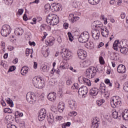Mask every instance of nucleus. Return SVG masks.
Returning a JSON list of instances; mask_svg holds the SVG:
<instances>
[{
	"label": "nucleus",
	"instance_id": "nucleus-30",
	"mask_svg": "<svg viewBox=\"0 0 128 128\" xmlns=\"http://www.w3.org/2000/svg\"><path fill=\"white\" fill-rule=\"evenodd\" d=\"M42 70L44 72H48V70H50V67L46 65H42Z\"/></svg>",
	"mask_w": 128,
	"mask_h": 128
},
{
	"label": "nucleus",
	"instance_id": "nucleus-61",
	"mask_svg": "<svg viewBox=\"0 0 128 128\" xmlns=\"http://www.w3.org/2000/svg\"><path fill=\"white\" fill-rule=\"evenodd\" d=\"M72 6L73 8H76L78 7V5L76 4V2H73L72 4Z\"/></svg>",
	"mask_w": 128,
	"mask_h": 128
},
{
	"label": "nucleus",
	"instance_id": "nucleus-35",
	"mask_svg": "<svg viewBox=\"0 0 128 128\" xmlns=\"http://www.w3.org/2000/svg\"><path fill=\"white\" fill-rule=\"evenodd\" d=\"M82 64L84 68H86L87 66H90V62L89 60L84 61Z\"/></svg>",
	"mask_w": 128,
	"mask_h": 128
},
{
	"label": "nucleus",
	"instance_id": "nucleus-22",
	"mask_svg": "<svg viewBox=\"0 0 128 128\" xmlns=\"http://www.w3.org/2000/svg\"><path fill=\"white\" fill-rule=\"evenodd\" d=\"M112 116L114 118H115V119L118 118L119 120H120V118L122 116V114L119 113L118 112H116V110H115L112 112Z\"/></svg>",
	"mask_w": 128,
	"mask_h": 128
},
{
	"label": "nucleus",
	"instance_id": "nucleus-50",
	"mask_svg": "<svg viewBox=\"0 0 128 128\" xmlns=\"http://www.w3.org/2000/svg\"><path fill=\"white\" fill-rule=\"evenodd\" d=\"M74 86L76 90H80V85L78 83L74 84Z\"/></svg>",
	"mask_w": 128,
	"mask_h": 128
},
{
	"label": "nucleus",
	"instance_id": "nucleus-47",
	"mask_svg": "<svg viewBox=\"0 0 128 128\" xmlns=\"http://www.w3.org/2000/svg\"><path fill=\"white\" fill-rule=\"evenodd\" d=\"M124 90L128 92V82L126 83V84L123 87Z\"/></svg>",
	"mask_w": 128,
	"mask_h": 128
},
{
	"label": "nucleus",
	"instance_id": "nucleus-24",
	"mask_svg": "<svg viewBox=\"0 0 128 128\" xmlns=\"http://www.w3.org/2000/svg\"><path fill=\"white\" fill-rule=\"evenodd\" d=\"M40 78L38 76H35L32 79V83L34 86L36 88V86L38 85V83L40 80Z\"/></svg>",
	"mask_w": 128,
	"mask_h": 128
},
{
	"label": "nucleus",
	"instance_id": "nucleus-3",
	"mask_svg": "<svg viewBox=\"0 0 128 128\" xmlns=\"http://www.w3.org/2000/svg\"><path fill=\"white\" fill-rule=\"evenodd\" d=\"M10 32H12V28L10 25L5 24L2 26L0 34L2 36H10Z\"/></svg>",
	"mask_w": 128,
	"mask_h": 128
},
{
	"label": "nucleus",
	"instance_id": "nucleus-9",
	"mask_svg": "<svg viewBox=\"0 0 128 128\" xmlns=\"http://www.w3.org/2000/svg\"><path fill=\"white\" fill-rule=\"evenodd\" d=\"M88 92V87L86 86H82L79 88L78 91V94L82 96H84V98H86L85 96L87 94Z\"/></svg>",
	"mask_w": 128,
	"mask_h": 128
},
{
	"label": "nucleus",
	"instance_id": "nucleus-54",
	"mask_svg": "<svg viewBox=\"0 0 128 128\" xmlns=\"http://www.w3.org/2000/svg\"><path fill=\"white\" fill-rule=\"evenodd\" d=\"M120 83H118V82H115V86L116 88H120Z\"/></svg>",
	"mask_w": 128,
	"mask_h": 128
},
{
	"label": "nucleus",
	"instance_id": "nucleus-59",
	"mask_svg": "<svg viewBox=\"0 0 128 128\" xmlns=\"http://www.w3.org/2000/svg\"><path fill=\"white\" fill-rule=\"evenodd\" d=\"M18 62V58H16L14 60H13V64H16Z\"/></svg>",
	"mask_w": 128,
	"mask_h": 128
},
{
	"label": "nucleus",
	"instance_id": "nucleus-42",
	"mask_svg": "<svg viewBox=\"0 0 128 128\" xmlns=\"http://www.w3.org/2000/svg\"><path fill=\"white\" fill-rule=\"evenodd\" d=\"M78 80L80 84H84V78L80 76L78 78Z\"/></svg>",
	"mask_w": 128,
	"mask_h": 128
},
{
	"label": "nucleus",
	"instance_id": "nucleus-31",
	"mask_svg": "<svg viewBox=\"0 0 128 128\" xmlns=\"http://www.w3.org/2000/svg\"><path fill=\"white\" fill-rule=\"evenodd\" d=\"M106 84L104 83H101L100 86V92H101V94H102V92H106Z\"/></svg>",
	"mask_w": 128,
	"mask_h": 128
},
{
	"label": "nucleus",
	"instance_id": "nucleus-36",
	"mask_svg": "<svg viewBox=\"0 0 128 128\" xmlns=\"http://www.w3.org/2000/svg\"><path fill=\"white\" fill-rule=\"evenodd\" d=\"M30 54H32V50L27 48L26 52V56H28Z\"/></svg>",
	"mask_w": 128,
	"mask_h": 128
},
{
	"label": "nucleus",
	"instance_id": "nucleus-41",
	"mask_svg": "<svg viewBox=\"0 0 128 128\" xmlns=\"http://www.w3.org/2000/svg\"><path fill=\"white\" fill-rule=\"evenodd\" d=\"M76 114H78V113L76 112V111H72L70 112L69 114V116H76Z\"/></svg>",
	"mask_w": 128,
	"mask_h": 128
},
{
	"label": "nucleus",
	"instance_id": "nucleus-43",
	"mask_svg": "<svg viewBox=\"0 0 128 128\" xmlns=\"http://www.w3.org/2000/svg\"><path fill=\"white\" fill-rule=\"evenodd\" d=\"M14 70H16V66H10L8 72H14Z\"/></svg>",
	"mask_w": 128,
	"mask_h": 128
},
{
	"label": "nucleus",
	"instance_id": "nucleus-15",
	"mask_svg": "<svg viewBox=\"0 0 128 128\" xmlns=\"http://www.w3.org/2000/svg\"><path fill=\"white\" fill-rule=\"evenodd\" d=\"M47 98L50 102H54L56 98V94L54 92H50L48 95Z\"/></svg>",
	"mask_w": 128,
	"mask_h": 128
},
{
	"label": "nucleus",
	"instance_id": "nucleus-51",
	"mask_svg": "<svg viewBox=\"0 0 128 128\" xmlns=\"http://www.w3.org/2000/svg\"><path fill=\"white\" fill-rule=\"evenodd\" d=\"M40 30H46V25L42 24L40 26Z\"/></svg>",
	"mask_w": 128,
	"mask_h": 128
},
{
	"label": "nucleus",
	"instance_id": "nucleus-1",
	"mask_svg": "<svg viewBox=\"0 0 128 128\" xmlns=\"http://www.w3.org/2000/svg\"><path fill=\"white\" fill-rule=\"evenodd\" d=\"M46 22L50 26H56L60 22L58 16L54 14H49L46 18Z\"/></svg>",
	"mask_w": 128,
	"mask_h": 128
},
{
	"label": "nucleus",
	"instance_id": "nucleus-17",
	"mask_svg": "<svg viewBox=\"0 0 128 128\" xmlns=\"http://www.w3.org/2000/svg\"><path fill=\"white\" fill-rule=\"evenodd\" d=\"M102 35L104 38H108V34H110V31L106 28L101 29Z\"/></svg>",
	"mask_w": 128,
	"mask_h": 128
},
{
	"label": "nucleus",
	"instance_id": "nucleus-20",
	"mask_svg": "<svg viewBox=\"0 0 128 128\" xmlns=\"http://www.w3.org/2000/svg\"><path fill=\"white\" fill-rule=\"evenodd\" d=\"M44 81L41 77V78H40V80H39L36 88H44Z\"/></svg>",
	"mask_w": 128,
	"mask_h": 128
},
{
	"label": "nucleus",
	"instance_id": "nucleus-16",
	"mask_svg": "<svg viewBox=\"0 0 128 128\" xmlns=\"http://www.w3.org/2000/svg\"><path fill=\"white\" fill-rule=\"evenodd\" d=\"M68 104L72 110H76V101H74L72 100H69Z\"/></svg>",
	"mask_w": 128,
	"mask_h": 128
},
{
	"label": "nucleus",
	"instance_id": "nucleus-21",
	"mask_svg": "<svg viewBox=\"0 0 128 128\" xmlns=\"http://www.w3.org/2000/svg\"><path fill=\"white\" fill-rule=\"evenodd\" d=\"M52 8L53 10H56V12L58 10H62V5H60V4H53L52 5Z\"/></svg>",
	"mask_w": 128,
	"mask_h": 128
},
{
	"label": "nucleus",
	"instance_id": "nucleus-62",
	"mask_svg": "<svg viewBox=\"0 0 128 128\" xmlns=\"http://www.w3.org/2000/svg\"><path fill=\"white\" fill-rule=\"evenodd\" d=\"M1 104H2V105L3 106H6V102H4V100H2L1 101Z\"/></svg>",
	"mask_w": 128,
	"mask_h": 128
},
{
	"label": "nucleus",
	"instance_id": "nucleus-10",
	"mask_svg": "<svg viewBox=\"0 0 128 128\" xmlns=\"http://www.w3.org/2000/svg\"><path fill=\"white\" fill-rule=\"evenodd\" d=\"M92 28H98V30H102L104 28V26L102 25V23L101 22L96 20L94 21L92 24Z\"/></svg>",
	"mask_w": 128,
	"mask_h": 128
},
{
	"label": "nucleus",
	"instance_id": "nucleus-64",
	"mask_svg": "<svg viewBox=\"0 0 128 128\" xmlns=\"http://www.w3.org/2000/svg\"><path fill=\"white\" fill-rule=\"evenodd\" d=\"M38 68V63H36V62H34V68Z\"/></svg>",
	"mask_w": 128,
	"mask_h": 128
},
{
	"label": "nucleus",
	"instance_id": "nucleus-27",
	"mask_svg": "<svg viewBox=\"0 0 128 128\" xmlns=\"http://www.w3.org/2000/svg\"><path fill=\"white\" fill-rule=\"evenodd\" d=\"M28 70H30L28 68L22 67L20 70V72L22 76H24L25 74H26L28 72Z\"/></svg>",
	"mask_w": 128,
	"mask_h": 128
},
{
	"label": "nucleus",
	"instance_id": "nucleus-6",
	"mask_svg": "<svg viewBox=\"0 0 128 128\" xmlns=\"http://www.w3.org/2000/svg\"><path fill=\"white\" fill-rule=\"evenodd\" d=\"M26 100L30 104H32L36 102V96L34 92H28L26 95Z\"/></svg>",
	"mask_w": 128,
	"mask_h": 128
},
{
	"label": "nucleus",
	"instance_id": "nucleus-38",
	"mask_svg": "<svg viewBox=\"0 0 128 128\" xmlns=\"http://www.w3.org/2000/svg\"><path fill=\"white\" fill-rule=\"evenodd\" d=\"M68 35L69 38V40H70V42H72V40H74V37L72 36V33L70 32H68Z\"/></svg>",
	"mask_w": 128,
	"mask_h": 128
},
{
	"label": "nucleus",
	"instance_id": "nucleus-13",
	"mask_svg": "<svg viewBox=\"0 0 128 128\" xmlns=\"http://www.w3.org/2000/svg\"><path fill=\"white\" fill-rule=\"evenodd\" d=\"M110 104L112 107L114 108L117 106H120V104H122V102L120 99H113L110 102Z\"/></svg>",
	"mask_w": 128,
	"mask_h": 128
},
{
	"label": "nucleus",
	"instance_id": "nucleus-46",
	"mask_svg": "<svg viewBox=\"0 0 128 128\" xmlns=\"http://www.w3.org/2000/svg\"><path fill=\"white\" fill-rule=\"evenodd\" d=\"M4 2L5 4L7 6H10V4H12V0L11 2H10L8 0H4Z\"/></svg>",
	"mask_w": 128,
	"mask_h": 128
},
{
	"label": "nucleus",
	"instance_id": "nucleus-34",
	"mask_svg": "<svg viewBox=\"0 0 128 128\" xmlns=\"http://www.w3.org/2000/svg\"><path fill=\"white\" fill-rule=\"evenodd\" d=\"M83 84H86V86H92V83L90 82V80L86 78H84V82Z\"/></svg>",
	"mask_w": 128,
	"mask_h": 128
},
{
	"label": "nucleus",
	"instance_id": "nucleus-25",
	"mask_svg": "<svg viewBox=\"0 0 128 128\" xmlns=\"http://www.w3.org/2000/svg\"><path fill=\"white\" fill-rule=\"evenodd\" d=\"M98 94V88H92L90 92V96H96Z\"/></svg>",
	"mask_w": 128,
	"mask_h": 128
},
{
	"label": "nucleus",
	"instance_id": "nucleus-40",
	"mask_svg": "<svg viewBox=\"0 0 128 128\" xmlns=\"http://www.w3.org/2000/svg\"><path fill=\"white\" fill-rule=\"evenodd\" d=\"M102 94L104 96L105 98H108V96H110V94L106 90L102 92Z\"/></svg>",
	"mask_w": 128,
	"mask_h": 128
},
{
	"label": "nucleus",
	"instance_id": "nucleus-8",
	"mask_svg": "<svg viewBox=\"0 0 128 128\" xmlns=\"http://www.w3.org/2000/svg\"><path fill=\"white\" fill-rule=\"evenodd\" d=\"M46 110L44 108L40 109L38 115V120L42 122L46 118Z\"/></svg>",
	"mask_w": 128,
	"mask_h": 128
},
{
	"label": "nucleus",
	"instance_id": "nucleus-23",
	"mask_svg": "<svg viewBox=\"0 0 128 128\" xmlns=\"http://www.w3.org/2000/svg\"><path fill=\"white\" fill-rule=\"evenodd\" d=\"M69 20L72 22H77L80 20V17L78 16H74V14H70L68 17Z\"/></svg>",
	"mask_w": 128,
	"mask_h": 128
},
{
	"label": "nucleus",
	"instance_id": "nucleus-26",
	"mask_svg": "<svg viewBox=\"0 0 128 128\" xmlns=\"http://www.w3.org/2000/svg\"><path fill=\"white\" fill-rule=\"evenodd\" d=\"M94 121L92 122V124L91 126L92 128H98V118H95L94 119Z\"/></svg>",
	"mask_w": 128,
	"mask_h": 128
},
{
	"label": "nucleus",
	"instance_id": "nucleus-49",
	"mask_svg": "<svg viewBox=\"0 0 128 128\" xmlns=\"http://www.w3.org/2000/svg\"><path fill=\"white\" fill-rule=\"evenodd\" d=\"M89 45L90 46V48H94V44L92 42H89Z\"/></svg>",
	"mask_w": 128,
	"mask_h": 128
},
{
	"label": "nucleus",
	"instance_id": "nucleus-12",
	"mask_svg": "<svg viewBox=\"0 0 128 128\" xmlns=\"http://www.w3.org/2000/svg\"><path fill=\"white\" fill-rule=\"evenodd\" d=\"M77 54L80 60H84L86 58V52L83 50L80 49L78 50Z\"/></svg>",
	"mask_w": 128,
	"mask_h": 128
},
{
	"label": "nucleus",
	"instance_id": "nucleus-63",
	"mask_svg": "<svg viewBox=\"0 0 128 128\" xmlns=\"http://www.w3.org/2000/svg\"><path fill=\"white\" fill-rule=\"evenodd\" d=\"M23 19L24 20H28V16H26V14H24L23 16Z\"/></svg>",
	"mask_w": 128,
	"mask_h": 128
},
{
	"label": "nucleus",
	"instance_id": "nucleus-7",
	"mask_svg": "<svg viewBox=\"0 0 128 128\" xmlns=\"http://www.w3.org/2000/svg\"><path fill=\"white\" fill-rule=\"evenodd\" d=\"M90 38V34L88 32H84L82 33L78 38V41L82 44H85Z\"/></svg>",
	"mask_w": 128,
	"mask_h": 128
},
{
	"label": "nucleus",
	"instance_id": "nucleus-19",
	"mask_svg": "<svg viewBox=\"0 0 128 128\" xmlns=\"http://www.w3.org/2000/svg\"><path fill=\"white\" fill-rule=\"evenodd\" d=\"M14 34L16 36H22V34H24V29L22 28H16L14 30Z\"/></svg>",
	"mask_w": 128,
	"mask_h": 128
},
{
	"label": "nucleus",
	"instance_id": "nucleus-11",
	"mask_svg": "<svg viewBox=\"0 0 128 128\" xmlns=\"http://www.w3.org/2000/svg\"><path fill=\"white\" fill-rule=\"evenodd\" d=\"M92 38L98 40V38H100V30H97L96 29L93 28L91 32Z\"/></svg>",
	"mask_w": 128,
	"mask_h": 128
},
{
	"label": "nucleus",
	"instance_id": "nucleus-44",
	"mask_svg": "<svg viewBox=\"0 0 128 128\" xmlns=\"http://www.w3.org/2000/svg\"><path fill=\"white\" fill-rule=\"evenodd\" d=\"M24 12V9L20 8L18 10L17 14H18L19 16H22Z\"/></svg>",
	"mask_w": 128,
	"mask_h": 128
},
{
	"label": "nucleus",
	"instance_id": "nucleus-55",
	"mask_svg": "<svg viewBox=\"0 0 128 128\" xmlns=\"http://www.w3.org/2000/svg\"><path fill=\"white\" fill-rule=\"evenodd\" d=\"M47 44L48 46H54V42H52V41L49 40L48 42H47Z\"/></svg>",
	"mask_w": 128,
	"mask_h": 128
},
{
	"label": "nucleus",
	"instance_id": "nucleus-4",
	"mask_svg": "<svg viewBox=\"0 0 128 128\" xmlns=\"http://www.w3.org/2000/svg\"><path fill=\"white\" fill-rule=\"evenodd\" d=\"M96 67H90L86 70V76L88 78H92L96 76Z\"/></svg>",
	"mask_w": 128,
	"mask_h": 128
},
{
	"label": "nucleus",
	"instance_id": "nucleus-58",
	"mask_svg": "<svg viewBox=\"0 0 128 128\" xmlns=\"http://www.w3.org/2000/svg\"><path fill=\"white\" fill-rule=\"evenodd\" d=\"M64 28H66V30L68 28V23H64Z\"/></svg>",
	"mask_w": 128,
	"mask_h": 128
},
{
	"label": "nucleus",
	"instance_id": "nucleus-52",
	"mask_svg": "<svg viewBox=\"0 0 128 128\" xmlns=\"http://www.w3.org/2000/svg\"><path fill=\"white\" fill-rule=\"evenodd\" d=\"M20 128H26V124H24V122H23L22 123H20Z\"/></svg>",
	"mask_w": 128,
	"mask_h": 128
},
{
	"label": "nucleus",
	"instance_id": "nucleus-60",
	"mask_svg": "<svg viewBox=\"0 0 128 128\" xmlns=\"http://www.w3.org/2000/svg\"><path fill=\"white\" fill-rule=\"evenodd\" d=\"M29 44L30 46H35L36 42H29Z\"/></svg>",
	"mask_w": 128,
	"mask_h": 128
},
{
	"label": "nucleus",
	"instance_id": "nucleus-5",
	"mask_svg": "<svg viewBox=\"0 0 128 128\" xmlns=\"http://www.w3.org/2000/svg\"><path fill=\"white\" fill-rule=\"evenodd\" d=\"M60 54L65 60H70V58H72V52L68 49L64 48L60 52Z\"/></svg>",
	"mask_w": 128,
	"mask_h": 128
},
{
	"label": "nucleus",
	"instance_id": "nucleus-39",
	"mask_svg": "<svg viewBox=\"0 0 128 128\" xmlns=\"http://www.w3.org/2000/svg\"><path fill=\"white\" fill-rule=\"evenodd\" d=\"M99 62L100 64H104V58H102V56H100L99 57Z\"/></svg>",
	"mask_w": 128,
	"mask_h": 128
},
{
	"label": "nucleus",
	"instance_id": "nucleus-48",
	"mask_svg": "<svg viewBox=\"0 0 128 128\" xmlns=\"http://www.w3.org/2000/svg\"><path fill=\"white\" fill-rule=\"evenodd\" d=\"M67 86H70L72 84V80L68 79L66 82Z\"/></svg>",
	"mask_w": 128,
	"mask_h": 128
},
{
	"label": "nucleus",
	"instance_id": "nucleus-57",
	"mask_svg": "<svg viewBox=\"0 0 128 128\" xmlns=\"http://www.w3.org/2000/svg\"><path fill=\"white\" fill-rule=\"evenodd\" d=\"M96 104H98V106H102V102H100V100L96 101Z\"/></svg>",
	"mask_w": 128,
	"mask_h": 128
},
{
	"label": "nucleus",
	"instance_id": "nucleus-37",
	"mask_svg": "<svg viewBox=\"0 0 128 128\" xmlns=\"http://www.w3.org/2000/svg\"><path fill=\"white\" fill-rule=\"evenodd\" d=\"M4 112L6 114V112H8V114H12V109L9 108H5L4 109Z\"/></svg>",
	"mask_w": 128,
	"mask_h": 128
},
{
	"label": "nucleus",
	"instance_id": "nucleus-14",
	"mask_svg": "<svg viewBox=\"0 0 128 128\" xmlns=\"http://www.w3.org/2000/svg\"><path fill=\"white\" fill-rule=\"evenodd\" d=\"M117 70L119 74H124L126 72V69L124 65L120 64L118 66Z\"/></svg>",
	"mask_w": 128,
	"mask_h": 128
},
{
	"label": "nucleus",
	"instance_id": "nucleus-33",
	"mask_svg": "<svg viewBox=\"0 0 128 128\" xmlns=\"http://www.w3.org/2000/svg\"><path fill=\"white\" fill-rule=\"evenodd\" d=\"M89 4H100V0H88Z\"/></svg>",
	"mask_w": 128,
	"mask_h": 128
},
{
	"label": "nucleus",
	"instance_id": "nucleus-29",
	"mask_svg": "<svg viewBox=\"0 0 128 128\" xmlns=\"http://www.w3.org/2000/svg\"><path fill=\"white\" fill-rule=\"evenodd\" d=\"M122 116L124 120H128V110H125L124 112L122 113Z\"/></svg>",
	"mask_w": 128,
	"mask_h": 128
},
{
	"label": "nucleus",
	"instance_id": "nucleus-32",
	"mask_svg": "<svg viewBox=\"0 0 128 128\" xmlns=\"http://www.w3.org/2000/svg\"><path fill=\"white\" fill-rule=\"evenodd\" d=\"M6 102L8 104H9L11 108H12L14 106V102H12V100L10 99V98H6Z\"/></svg>",
	"mask_w": 128,
	"mask_h": 128
},
{
	"label": "nucleus",
	"instance_id": "nucleus-2",
	"mask_svg": "<svg viewBox=\"0 0 128 128\" xmlns=\"http://www.w3.org/2000/svg\"><path fill=\"white\" fill-rule=\"evenodd\" d=\"M122 42H120L118 41H115L113 44V48L115 50H118V48L120 49V52L122 54H128V48H124V46L122 45Z\"/></svg>",
	"mask_w": 128,
	"mask_h": 128
},
{
	"label": "nucleus",
	"instance_id": "nucleus-53",
	"mask_svg": "<svg viewBox=\"0 0 128 128\" xmlns=\"http://www.w3.org/2000/svg\"><path fill=\"white\" fill-rule=\"evenodd\" d=\"M56 120H62L63 118L62 116H56Z\"/></svg>",
	"mask_w": 128,
	"mask_h": 128
},
{
	"label": "nucleus",
	"instance_id": "nucleus-56",
	"mask_svg": "<svg viewBox=\"0 0 128 128\" xmlns=\"http://www.w3.org/2000/svg\"><path fill=\"white\" fill-rule=\"evenodd\" d=\"M121 18L124 19L126 18V14L122 12L120 14Z\"/></svg>",
	"mask_w": 128,
	"mask_h": 128
},
{
	"label": "nucleus",
	"instance_id": "nucleus-45",
	"mask_svg": "<svg viewBox=\"0 0 128 128\" xmlns=\"http://www.w3.org/2000/svg\"><path fill=\"white\" fill-rule=\"evenodd\" d=\"M52 8V5L50 6V4H46L44 6V8L46 10H48V8L50 10V8Z\"/></svg>",
	"mask_w": 128,
	"mask_h": 128
},
{
	"label": "nucleus",
	"instance_id": "nucleus-28",
	"mask_svg": "<svg viewBox=\"0 0 128 128\" xmlns=\"http://www.w3.org/2000/svg\"><path fill=\"white\" fill-rule=\"evenodd\" d=\"M54 114H50V116L48 118V122L51 124L54 123Z\"/></svg>",
	"mask_w": 128,
	"mask_h": 128
},
{
	"label": "nucleus",
	"instance_id": "nucleus-18",
	"mask_svg": "<svg viewBox=\"0 0 128 128\" xmlns=\"http://www.w3.org/2000/svg\"><path fill=\"white\" fill-rule=\"evenodd\" d=\"M58 108L59 112H62L64 110V103L63 102H60L58 106Z\"/></svg>",
	"mask_w": 128,
	"mask_h": 128
}]
</instances>
